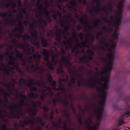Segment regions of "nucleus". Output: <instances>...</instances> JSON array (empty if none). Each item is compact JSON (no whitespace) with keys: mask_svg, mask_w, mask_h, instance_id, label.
I'll return each instance as SVG.
<instances>
[{"mask_svg":"<svg viewBox=\"0 0 130 130\" xmlns=\"http://www.w3.org/2000/svg\"><path fill=\"white\" fill-rule=\"evenodd\" d=\"M43 55H44V59L45 60L47 61L48 62L47 65L48 67L49 68L51 69L52 70L53 68V67L52 65V63L50 62H49L48 58L49 56L51 55L52 56V62L54 64H56L57 62V61L56 60H55V58L56 57L57 55V53H56L55 54L53 55V54H51L49 55L47 51L46 50L43 49L42 52Z\"/></svg>","mask_w":130,"mask_h":130,"instance_id":"f257e3e1","label":"nucleus"},{"mask_svg":"<svg viewBox=\"0 0 130 130\" xmlns=\"http://www.w3.org/2000/svg\"><path fill=\"white\" fill-rule=\"evenodd\" d=\"M99 123L98 122L95 125H93L91 120H88L86 122V130H97Z\"/></svg>","mask_w":130,"mask_h":130,"instance_id":"f03ea898","label":"nucleus"},{"mask_svg":"<svg viewBox=\"0 0 130 130\" xmlns=\"http://www.w3.org/2000/svg\"><path fill=\"white\" fill-rule=\"evenodd\" d=\"M112 4L111 3L108 5V7H103L101 9V10H102L105 13H107L108 11L109 10L111 12L112 10Z\"/></svg>","mask_w":130,"mask_h":130,"instance_id":"7ed1b4c3","label":"nucleus"},{"mask_svg":"<svg viewBox=\"0 0 130 130\" xmlns=\"http://www.w3.org/2000/svg\"><path fill=\"white\" fill-rule=\"evenodd\" d=\"M70 9L72 10L75 11V0L71 1L70 2Z\"/></svg>","mask_w":130,"mask_h":130,"instance_id":"20e7f679","label":"nucleus"},{"mask_svg":"<svg viewBox=\"0 0 130 130\" xmlns=\"http://www.w3.org/2000/svg\"><path fill=\"white\" fill-rule=\"evenodd\" d=\"M41 56L39 54L37 53L33 55V57L34 59L35 60L36 59H39L40 57Z\"/></svg>","mask_w":130,"mask_h":130,"instance_id":"39448f33","label":"nucleus"},{"mask_svg":"<svg viewBox=\"0 0 130 130\" xmlns=\"http://www.w3.org/2000/svg\"><path fill=\"white\" fill-rule=\"evenodd\" d=\"M62 62L65 64H70V62L69 60L67 58H63L62 59Z\"/></svg>","mask_w":130,"mask_h":130,"instance_id":"423d86ee","label":"nucleus"},{"mask_svg":"<svg viewBox=\"0 0 130 130\" xmlns=\"http://www.w3.org/2000/svg\"><path fill=\"white\" fill-rule=\"evenodd\" d=\"M37 121L39 122L40 124L42 126H44V123L41 121V119L40 118H39L36 120Z\"/></svg>","mask_w":130,"mask_h":130,"instance_id":"0eeeda50","label":"nucleus"},{"mask_svg":"<svg viewBox=\"0 0 130 130\" xmlns=\"http://www.w3.org/2000/svg\"><path fill=\"white\" fill-rule=\"evenodd\" d=\"M35 70H38L40 72H42V71L41 70V68H40V67H39L38 65H37L35 67Z\"/></svg>","mask_w":130,"mask_h":130,"instance_id":"6e6552de","label":"nucleus"},{"mask_svg":"<svg viewBox=\"0 0 130 130\" xmlns=\"http://www.w3.org/2000/svg\"><path fill=\"white\" fill-rule=\"evenodd\" d=\"M32 36L34 37L35 39H36L37 37V33L36 31H35L34 34H32Z\"/></svg>","mask_w":130,"mask_h":130,"instance_id":"1a4fd4ad","label":"nucleus"},{"mask_svg":"<svg viewBox=\"0 0 130 130\" xmlns=\"http://www.w3.org/2000/svg\"><path fill=\"white\" fill-rule=\"evenodd\" d=\"M42 44L44 46H45L47 45V44L46 41L45 40H42Z\"/></svg>","mask_w":130,"mask_h":130,"instance_id":"9d476101","label":"nucleus"},{"mask_svg":"<svg viewBox=\"0 0 130 130\" xmlns=\"http://www.w3.org/2000/svg\"><path fill=\"white\" fill-rule=\"evenodd\" d=\"M34 120H32V121H28L27 122L25 123V124H27L28 123H30L31 124H32L33 123H34Z\"/></svg>","mask_w":130,"mask_h":130,"instance_id":"9b49d317","label":"nucleus"},{"mask_svg":"<svg viewBox=\"0 0 130 130\" xmlns=\"http://www.w3.org/2000/svg\"><path fill=\"white\" fill-rule=\"evenodd\" d=\"M75 82V79L74 78H72L71 80V82L70 84V85L73 84Z\"/></svg>","mask_w":130,"mask_h":130,"instance_id":"f8f14e48","label":"nucleus"},{"mask_svg":"<svg viewBox=\"0 0 130 130\" xmlns=\"http://www.w3.org/2000/svg\"><path fill=\"white\" fill-rule=\"evenodd\" d=\"M88 52L91 56H92L94 54L93 51L91 50H89L88 51Z\"/></svg>","mask_w":130,"mask_h":130,"instance_id":"ddd939ff","label":"nucleus"},{"mask_svg":"<svg viewBox=\"0 0 130 130\" xmlns=\"http://www.w3.org/2000/svg\"><path fill=\"white\" fill-rule=\"evenodd\" d=\"M23 38L24 39H28L29 38V36L27 35H25L23 37Z\"/></svg>","mask_w":130,"mask_h":130,"instance_id":"4468645a","label":"nucleus"},{"mask_svg":"<svg viewBox=\"0 0 130 130\" xmlns=\"http://www.w3.org/2000/svg\"><path fill=\"white\" fill-rule=\"evenodd\" d=\"M48 81L50 82L52 80V78L50 75H49L48 78Z\"/></svg>","mask_w":130,"mask_h":130,"instance_id":"2eb2a0df","label":"nucleus"},{"mask_svg":"<svg viewBox=\"0 0 130 130\" xmlns=\"http://www.w3.org/2000/svg\"><path fill=\"white\" fill-rule=\"evenodd\" d=\"M124 123L123 121L122 120L119 122V125H121Z\"/></svg>","mask_w":130,"mask_h":130,"instance_id":"dca6fc26","label":"nucleus"},{"mask_svg":"<svg viewBox=\"0 0 130 130\" xmlns=\"http://www.w3.org/2000/svg\"><path fill=\"white\" fill-rule=\"evenodd\" d=\"M58 89L60 90L61 91H63V90H64V89L63 87H59L58 88Z\"/></svg>","mask_w":130,"mask_h":130,"instance_id":"f3484780","label":"nucleus"},{"mask_svg":"<svg viewBox=\"0 0 130 130\" xmlns=\"http://www.w3.org/2000/svg\"><path fill=\"white\" fill-rule=\"evenodd\" d=\"M2 128L3 130H6V126L5 125L3 126Z\"/></svg>","mask_w":130,"mask_h":130,"instance_id":"a211bd4d","label":"nucleus"},{"mask_svg":"<svg viewBox=\"0 0 130 130\" xmlns=\"http://www.w3.org/2000/svg\"><path fill=\"white\" fill-rule=\"evenodd\" d=\"M126 114L130 116V111H127L126 112Z\"/></svg>","mask_w":130,"mask_h":130,"instance_id":"6ab92c4d","label":"nucleus"},{"mask_svg":"<svg viewBox=\"0 0 130 130\" xmlns=\"http://www.w3.org/2000/svg\"><path fill=\"white\" fill-rule=\"evenodd\" d=\"M64 130H73V129H67L66 130V125H64Z\"/></svg>","mask_w":130,"mask_h":130,"instance_id":"aec40b11","label":"nucleus"},{"mask_svg":"<svg viewBox=\"0 0 130 130\" xmlns=\"http://www.w3.org/2000/svg\"><path fill=\"white\" fill-rule=\"evenodd\" d=\"M55 85V82H53L52 83V85L53 86H54Z\"/></svg>","mask_w":130,"mask_h":130,"instance_id":"412c9836","label":"nucleus"},{"mask_svg":"<svg viewBox=\"0 0 130 130\" xmlns=\"http://www.w3.org/2000/svg\"><path fill=\"white\" fill-rule=\"evenodd\" d=\"M31 113H32V114L33 115H35L36 114V113L35 111L32 112Z\"/></svg>","mask_w":130,"mask_h":130,"instance_id":"4be33fe9","label":"nucleus"},{"mask_svg":"<svg viewBox=\"0 0 130 130\" xmlns=\"http://www.w3.org/2000/svg\"><path fill=\"white\" fill-rule=\"evenodd\" d=\"M130 129V128L128 127H126L125 128L126 130H128Z\"/></svg>","mask_w":130,"mask_h":130,"instance_id":"5701e85b","label":"nucleus"},{"mask_svg":"<svg viewBox=\"0 0 130 130\" xmlns=\"http://www.w3.org/2000/svg\"><path fill=\"white\" fill-rule=\"evenodd\" d=\"M38 130H41V128L40 127H39L38 128Z\"/></svg>","mask_w":130,"mask_h":130,"instance_id":"b1692460","label":"nucleus"},{"mask_svg":"<svg viewBox=\"0 0 130 130\" xmlns=\"http://www.w3.org/2000/svg\"><path fill=\"white\" fill-rule=\"evenodd\" d=\"M89 60H91L92 59V57H90L89 58Z\"/></svg>","mask_w":130,"mask_h":130,"instance_id":"393cba45","label":"nucleus"},{"mask_svg":"<svg viewBox=\"0 0 130 130\" xmlns=\"http://www.w3.org/2000/svg\"><path fill=\"white\" fill-rule=\"evenodd\" d=\"M45 110L46 111H47L48 110L46 108L45 109Z\"/></svg>","mask_w":130,"mask_h":130,"instance_id":"a878e982","label":"nucleus"},{"mask_svg":"<svg viewBox=\"0 0 130 130\" xmlns=\"http://www.w3.org/2000/svg\"><path fill=\"white\" fill-rule=\"evenodd\" d=\"M23 97L24 98V99L25 98L26 96H24V95H23Z\"/></svg>","mask_w":130,"mask_h":130,"instance_id":"bb28decb","label":"nucleus"},{"mask_svg":"<svg viewBox=\"0 0 130 130\" xmlns=\"http://www.w3.org/2000/svg\"><path fill=\"white\" fill-rule=\"evenodd\" d=\"M101 42H103V41H101Z\"/></svg>","mask_w":130,"mask_h":130,"instance_id":"cd10ccee","label":"nucleus"},{"mask_svg":"<svg viewBox=\"0 0 130 130\" xmlns=\"http://www.w3.org/2000/svg\"><path fill=\"white\" fill-rule=\"evenodd\" d=\"M18 38H20V36H18L17 37Z\"/></svg>","mask_w":130,"mask_h":130,"instance_id":"c85d7f7f","label":"nucleus"},{"mask_svg":"<svg viewBox=\"0 0 130 130\" xmlns=\"http://www.w3.org/2000/svg\"><path fill=\"white\" fill-rule=\"evenodd\" d=\"M53 89H55V87H53Z\"/></svg>","mask_w":130,"mask_h":130,"instance_id":"c756f323","label":"nucleus"},{"mask_svg":"<svg viewBox=\"0 0 130 130\" xmlns=\"http://www.w3.org/2000/svg\"><path fill=\"white\" fill-rule=\"evenodd\" d=\"M62 80H63V81H65V80H64V79H62Z\"/></svg>","mask_w":130,"mask_h":130,"instance_id":"7c9ffc66","label":"nucleus"},{"mask_svg":"<svg viewBox=\"0 0 130 130\" xmlns=\"http://www.w3.org/2000/svg\"><path fill=\"white\" fill-rule=\"evenodd\" d=\"M58 37H59V38H60V36H58Z\"/></svg>","mask_w":130,"mask_h":130,"instance_id":"2f4dec72","label":"nucleus"},{"mask_svg":"<svg viewBox=\"0 0 130 130\" xmlns=\"http://www.w3.org/2000/svg\"><path fill=\"white\" fill-rule=\"evenodd\" d=\"M83 45L84 46H86V45L85 44H83Z\"/></svg>","mask_w":130,"mask_h":130,"instance_id":"473e14b6","label":"nucleus"},{"mask_svg":"<svg viewBox=\"0 0 130 130\" xmlns=\"http://www.w3.org/2000/svg\"><path fill=\"white\" fill-rule=\"evenodd\" d=\"M13 63H11V64H12Z\"/></svg>","mask_w":130,"mask_h":130,"instance_id":"72a5a7b5","label":"nucleus"},{"mask_svg":"<svg viewBox=\"0 0 130 130\" xmlns=\"http://www.w3.org/2000/svg\"><path fill=\"white\" fill-rule=\"evenodd\" d=\"M58 69V70H59V69Z\"/></svg>","mask_w":130,"mask_h":130,"instance_id":"f704fd0d","label":"nucleus"},{"mask_svg":"<svg viewBox=\"0 0 130 130\" xmlns=\"http://www.w3.org/2000/svg\"><path fill=\"white\" fill-rule=\"evenodd\" d=\"M81 0H79V1H80Z\"/></svg>","mask_w":130,"mask_h":130,"instance_id":"c9c22d12","label":"nucleus"},{"mask_svg":"<svg viewBox=\"0 0 130 130\" xmlns=\"http://www.w3.org/2000/svg\"><path fill=\"white\" fill-rule=\"evenodd\" d=\"M36 106V105H35V106Z\"/></svg>","mask_w":130,"mask_h":130,"instance_id":"e433bc0d","label":"nucleus"}]
</instances>
